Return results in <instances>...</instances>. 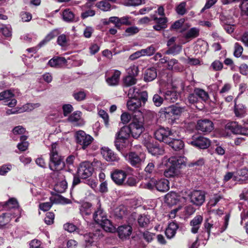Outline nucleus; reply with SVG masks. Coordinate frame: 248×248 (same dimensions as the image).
Returning <instances> with one entry per match:
<instances>
[{
    "instance_id": "47",
    "label": "nucleus",
    "mask_w": 248,
    "mask_h": 248,
    "mask_svg": "<svg viewBox=\"0 0 248 248\" xmlns=\"http://www.w3.org/2000/svg\"><path fill=\"white\" fill-rule=\"evenodd\" d=\"M0 32L5 37L12 36V29L6 25L0 24Z\"/></svg>"
},
{
    "instance_id": "33",
    "label": "nucleus",
    "mask_w": 248,
    "mask_h": 248,
    "mask_svg": "<svg viewBox=\"0 0 248 248\" xmlns=\"http://www.w3.org/2000/svg\"><path fill=\"white\" fill-rule=\"evenodd\" d=\"M58 34V32L56 30H54L50 31L48 34H47L45 38L41 41L38 44V46L40 47L46 45L50 40L56 37Z\"/></svg>"
},
{
    "instance_id": "34",
    "label": "nucleus",
    "mask_w": 248,
    "mask_h": 248,
    "mask_svg": "<svg viewBox=\"0 0 248 248\" xmlns=\"http://www.w3.org/2000/svg\"><path fill=\"white\" fill-rule=\"evenodd\" d=\"M68 187V184L65 179L58 182L55 186L54 190L58 193L64 192Z\"/></svg>"
},
{
    "instance_id": "4",
    "label": "nucleus",
    "mask_w": 248,
    "mask_h": 248,
    "mask_svg": "<svg viewBox=\"0 0 248 248\" xmlns=\"http://www.w3.org/2000/svg\"><path fill=\"white\" fill-rule=\"evenodd\" d=\"M145 187L149 190H153L155 188L158 191L165 192L170 189V182L166 179H156L154 178L145 183Z\"/></svg>"
},
{
    "instance_id": "3",
    "label": "nucleus",
    "mask_w": 248,
    "mask_h": 248,
    "mask_svg": "<svg viewBox=\"0 0 248 248\" xmlns=\"http://www.w3.org/2000/svg\"><path fill=\"white\" fill-rule=\"evenodd\" d=\"M184 111V108L176 105H171L168 107L161 108L159 111L161 117H165L168 123L172 124Z\"/></svg>"
},
{
    "instance_id": "5",
    "label": "nucleus",
    "mask_w": 248,
    "mask_h": 248,
    "mask_svg": "<svg viewBox=\"0 0 248 248\" xmlns=\"http://www.w3.org/2000/svg\"><path fill=\"white\" fill-rule=\"evenodd\" d=\"M154 137L158 141L167 144L174 135L170 128L160 126L154 132Z\"/></svg>"
},
{
    "instance_id": "42",
    "label": "nucleus",
    "mask_w": 248,
    "mask_h": 248,
    "mask_svg": "<svg viewBox=\"0 0 248 248\" xmlns=\"http://www.w3.org/2000/svg\"><path fill=\"white\" fill-rule=\"evenodd\" d=\"M194 90L198 99L200 98L204 101H206L208 100L209 95L207 92L200 88H195Z\"/></svg>"
},
{
    "instance_id": "58",
    "label": "nucleus",
    "mask_w": 248,
    "mask_h": 248,
    "mask_svg": "<svg viewBox=\"0 0 248 248\" xmlns=\"http://www.w3.org/2000/svg\"><path fill=\"white\" fill-rule=\"evenodd\" d=\"M98 114L103 119L105 126L108 127L109 125V117L108 114L105 110L101 109L99 110Z\"/></svg>"
},
{
    "instance_id": "26",
    "label": "nucleus",
    "mask_w": 248,
    "mask_h": 248,
    "mask_svg": "<svg viewBox=\"0 0 248 248\" xmlns=\"http://www.w3.org/2000/svg\"><path fill=\"white\" fill-rule=\"evenodd\" d=\"M157 77V70L154 67L148 68L144 73V80L145 82H151Z\"/></svg>"
},
{
    "instance_id": "19",
    "label": "nucleus",
    "mask_w": 248,
    "mask_h": 248,
    "mask_svg": "<svg viewBox=\"0 0 248 248\" xmlns=\"http://www.w3.org/2000/svg\"><path fill=\"white\" fill-rule=\"evenodd\" d=\"M203 219V218L202 216L197 215L190 220L189 225L191 226L190 231L192 233L196 234L198 232Z\"/></svg>"
},
{
    "instance_id": "9",
    "label": "nucleus",
    "mask_w": 248,
    "mask_h": 248,
    "mask_svg": "<svg viewBox=\"0 0 248 248\" xmlns=\"http://www.w3.org/2000/svg\"><path fill=\"white\" fill-rule=\"evenodd\" d=\"M92 164L89 161L80 163L78 167L77 172L82 179H86L91 176L93 171Z\"/></svg>"
},
{
    "instance_id": "1",
    "label": "nucleus",
    "mask_w": 248,
    "mask_h": 248,
    "mask_svg": "<svg viewBox=\"0 0 248 248\" xmlns=\"http://www.w3.org/2000/svg\"><path fill=\"white\" fill-rule=\"evenodd\" d=\"M49 168L54 171H59L65 168L64 156L60 155L58 150V144L52 143L49 149Z\"/></svg>"
},
{
    "instance_id": "13",
    "label": "nucleus",
    "mask_w": 248,
    "mask_h": 248,
    "mask_svg": "<svg viewBox=\"0 0 248 248\" xmlns=\"http://www.w3.org/2000/svg\"><path fill=\"white\" fill-rule=\"evenodd\" d=\"M185 158L181 156H173L170 157L166 163V166H170L177 171L183 166H186Z\"/></svg>"
},
{
    "instance_id": "39",
    "label": "nucleus",
    "mask_w": 248,
    "mask_h": 248,
    "mask_svg": "<svg viewBox=\"0 0 248 248\" xmlns=\"http://www.w3.org/2000/svg\"><path fill=\"white\" fill-rule=\"evenodd\" d=\"M134 96H136L138 101L145 104L148 99V93L147 91L133 92Z\"/></svg>"
},
{
    "instance_id": "20",
    "label": "nucleus",
    "mask_w": 248,
    "mask_h": 248,
    "mask_svg": "<svg viewBox=\"0 0 248 248\" xmlns=\"http://www.w3.org/2000/svg\"><path fill=\"white\" fill-rule=\"evenodd\" d=\"M174 137H172L167 144L174 151H179L182 150L185 146L184 141L182 140L175 139Z\"/></svg>"
},
{
    "instance_id": "30",
    "label": "nucleus",
    "mask_w": 248,
    "mask_h": 248,
    "mask_svg": "<svg viewBox=\"0 0 248 248\" xmlns=\"http://www.w3.org/2000/svg\"><path fill=\"white\" fill-rule=\"evenodd\" d=\"M96 223L100 225L106 232H112L113 230L114 226L112 222L108 219L107 217L103 218V219H100Z\"/></svg>"
},
{
    "instance_id": "50",
    "label": "nucleus",
    "mask_w": 248,
    "mask_h": 248,
    "mask_svg": "<svg viewBox=\"0 0 248 248\" xmlns=\"http://www.w3.org/2000/svg\"><path fill=\"white\" fill-rule=\"evenodd\" d=\"M164 100V97L157 93L155 94L152 98L154 105L157 107H160L163 104Z\"/></svg>"
},
{
    "instance_id": "21",
    "label": "nucleus",
    "mask_w": 248,
    "mask_h": 248,
    "mask_svg": "<svg viewBox=\"0 0 248 248\" xmlns=\"http://www.w3.org/2000/svg\"><path fill=\"white\" fill-rule=\"evenodd\" d=\"M111 23L115 24V26L120 29L122 25H130L131 23L129 21V17L124 16L119 18L117 16H111Z\"/></svg>"
},
{
    "instance_id": "25",
    "label": "nucleus",
    "mask_w": 248,
    "mask_h": 248,
    "mask_svg": "<svg viewBox=\"0 0 248 248\" xmlns=\"http://www.w3.org/2000/svg\"><path fill=\"white\" fill-rule=\"evenodd\" d=\"M154 20L155 21L156 24L153 26V28L156 31H160L164 30L167 27L168 19L166 17H155Z\"/></svg>"
},
{
    "instance_id": "41",
    "label": "nucleus",
    "mask_w": 248,
    "mask_h": 248,
    "mask_svg": "<svg viewBox=\"0 0 248 248\" xmlns=\"http://www.w3.org/2000/svg\"><path fill=\"white\" fill-rule=\"evenodd\" d=\"M234 112L237 117L242 118L246 114V108L242 104L235 105L234 108Z\"/></svg>"
},
{
    "instance_id": "64",
    "label": "nucleus",
    "mask_w": 248,
    "mask_h": 248,
    "mask_svg": "<svg viewBox=\"0 0 248 248\" xmlns=\"http://www.w3.org/2000/svg\"><path fill=\"white\" fill-rule=\"evenodd\" d=\"M211 67L214 71H221L223 68V65L219 60H216L212 63Z\"/></svg>"
},
{
    "instance_id": "16",
    "label": "nucleus",
    "mask_w": 248,
    "mask_h": 248,
    "mask_svg": "<svg viewBox=\"0 0 248 248\" xmlns=\"http://www.w3.org/2000/svg\"><path fill=\"white\" fill-rule=\"evenodd\" d=\"M132 230V228L130 225L124 224L118 227L117 233L119 238L124 240L129 238Z\"/></svg>"
},
{
    "instance_id": "51",
    "label": "nucleus",
    "mask_w": 248,
    "mask_h": 248,
    "mask_svg": "<svg viewBox=\"0 0 248 248\" xmlns=\"http://www.w3.org/2000/svg\"><path fill=\"white\" fill-rule=\"evenodd\" d=\"M140 51L142 56H150L155 53V49L153 45H151L145 49H141Z\"/></svg>"
},
{
    "instance_id": "17",
    "label": "nucleus",
    "mask_w": 248,
    "mask_h": 248,
    "mask_svg": "<svg viewBox=\"0 0 248 248\" xmlns=\"http://www.w3.org/2000/svg\"><path fill=\"white\" fill-rule=\"evenodd\" d=\"M126 160L133 167H139L141 164L142 160L136 152H130L125 156Z\"/></svg>"
},
{
    "instance_id": "11",
    "label": "nucleus",
    "mask_w": 248,
    "mask_h": 248,
    "mask_svg": "<svg viewBox=\"0 0 248 248\" xmlns=\"http://www.w3.org/2000/svg\"><path fill=\"white\" fill-rule=\"evenodd\" d=\"M225 129L233 134L248 136V127H243L236 122L232 121L228 123L225 126Z\"/></svg>"
},
{
    "instance_id": "60",
    "label": "nucleus",
    "mask_w": 248,
    "mask_h": 248,
    "mask_svg": "<svg viewBox=\"0 0 248 248\" xmlns=\"http://www.w3.org/2000/svg\"><path fill=\"white\" fill-rule=\"evenodd\" d=\"M185 20L183 18H181L175 22H174L170 26V30H176L179 29L183 26Z\"/></svg>"
},
{
    "instance_id": "7",
    "label": "nucleus",
    "mask_w": 248,
    "mask_h": 248,
    "mask_svg": "<svg viewBox=\"0 0 248 248\" xmlns=\"http://www.w3.org/2000/svg\"><path fill=\"white\" fill-rule=\"evenodd\" d=\"M188 143L200 149L208 148L211 145L210 140L203 136L199 135H193L191 139L188 140Z\"/></svg>"
},
{
    "instance_id": "63",
    "label": "nucleus",
    "mask_w": 248,
    "mask_h": 248,
    "mask_svg": "<svg viewBox=\"0 0 248 248\" xmlns=\"http://www.w3.org/2000/svg\"><path fill=\"white\" fill-rule=\"evenodd\" d=\"M243 51V47L238 43H236L234 45V56L237 58L239 57L241 55Z\"/></svg>"
},
{
    "instance_id": "18",
    "label": "nucleus",
    "mask_w": 248,
    "mask_h": 248,
    "mask_svg": "<svg viewBox=\"0 0 248 248\" xmlns=\"http://www.w3.org/2000/svg\"><path fill=\"white\" fill-rule=\"evenodd\" d=\"M156 170L155 168V162L153 161L149 162L144 169L143 173L145 180H150L154 178V175L156 174Z\"/></svg>"
},
{
    "instance_id": "55",
    "label": "nucleus",
    "mask_w": 248,
    "mask_h": 248,
    "mask_svg": "<svg viewBox=\"0 0 248 248\" xmlns=\"http://www.w3.org/2000/svg\"><path fill=\"white\" fill-rule=\"evenodd\" d=\"M73 96L78 101H81L85 99L86 93L83 91H80L73 94Z\"/></svg>"
},
{
    "instance_id": "24",
    "label": "nucleus",
    "mask_w": 248,
    "mask_h": 248,
    "mask_svg": "<svg viewBox=\"0 0 248 248\" xmlns=\"http://www.w3.org/2000/svg\"><path fill=\"white\" fill-rule=\"evenodd\" d=\"M161 93L164 97L165 100L168 102L174 103L176 102L178 99V93L176 91L173 89L167 90L163 92H161Z\"/></svg>"
},
{
    "instance_id": "46",
    "label": "nucleus",
    "mask_w": 248,
    "mask_h": 248,
    "mask_svg": "<svg viewBox=\"0 0 248 248\" xmlns=\"http://www.w3.org/2000/svg\"><path fill=\"white\" fill-rule=\"evenodd\" d=\"M18 206L17 201L14 198H10L8 201L4 203L3 207L5 208H15Z\"/></svg>"
},
{
    "instance_id": "49",
    "label": "nucleus",
    "mask_w": 248,
    "mask_h": 248,
    "mask_svg": "<svg viewBox=\"0 0 248 248\" xmlns=\"http://www.w3.org/2000/svg\"><path fill=\"white\" fill-rule=\"evenodd\" d=\"M136 78L129 75L126 76L123 79L124 84L126 87L133 85L136 83Z\"/></svg>"
},
{
    "instance_id": "32",
    "label": "nucleus",
    "mask_w": 248,
    "mask_h": 248,
    "mask_svg": "<svg viewBox=\"0 0 248 248\" xmlns=\"http://www.w3.org/2000/svg\"><path fill=\"white\" fill-rule=\"evenodd\" d=\"M150 222V217L148 215H140L138 218L139 226L141 228H146Z\"/></svg>"
},
{
    "instance_id": "10",
    "label": "nucleus",
    "mask_w": 248,
    "mask_h": 248,
    "mask_svg": "<svg viewBox=\"0 0 248 248\" xmlns=\"http://www.w3.org/2000/svg\"><path fill=\"white\" fill-rule=\"evenodd\" d=\"M142 143L146 147L148 152L153 155H161L164 154V148L157 142H151L144 140L142 141Z\"/></svg>"
},
{
    "instance_id": "14",
    "label": "nucleus",
    "mask_w": 248,
    "mask_h": 248,
    "mask_svg": "<svg viewBox=\"0 0 248 248\" xmlns=\"http://www.w3.org/2000/svg\"><path fill=\"white\" fill-rule=\"evenodd\" d=\"M110 176L115 184L121 186L124 184L127 177V173L124 170L115 169L111 172Z\"/></svg>"
},
{
    "instance_id": "2",
    "label": "nucleus",
    "mask_w": 248,
    "mask_h": 248,
    "mask_svg": "<svg viewBox=\"0 0 248 248\" xmlns=\"http://www.w3.org/2000/svg\"><path fill=\"white\" fill-rule=\"evenodd\" d=\"M130 131L131 137L135 139L140 138L142 132L144 131V118L141 112L132 116L131 122L128 125Z\"/></svg>"
},
{
    "instance_id": "31",
    "label": "nucleus",
    "mask_w": 248,
    "mask_h": 248,
    "mask_svg": "<svg viewBox=\"0 0 248 248\" xmlns=\"http://www.w3.org/2000/svg\"><path fill=\"white\" fill-rule=\"evenodd\" d=\"M180 195L175 192H170L166 195V198L169 204L175 205L180 201Z\"/></svg>"
},
{
    "instance_id": "35",
    "label": "nucleus",
    "mask_w": 248,
    "mask_h": 248,
    "mask_svg": "<svg viewBox=\"0 0 248 248\" xmlns=\"http://www.w3.org/2000/svg\"><path fill=\"white\" fill-rule=\"evenodd\" d=\"M200 34V31L198 29L193 27L189 30L184 35L186 39H191L198 37Z\"/></svg>"
},
{
    "instance_id": "52",
    "label": "nucleus",
    "mask_w": 248,
    "mask_h": 248,
    "mask_svg": "<svg viewBox=\"0 0 248 248\" xmlns=\"http://www.w3.org/2000/svg\"><path fill=\"white\" fill-rule=\"evenodd\" d=\"M231 179H232L233 181H239V177H238V176H236L234 174V172L230 171L226 172L224 176L223 180L224 182H227Z\"/></svg>"
},
{
    "instance_id": "29",
    "label": "nucleus",
    "mask_w": 248,
    "mask_h": 248,
    "mask_svg": "<svg viewBox=\"0 0 248 248\" xmlns=\"http://www.w3.org/2000/svg\"><path fill=\"white\" fill-rule=\"evenodd\" d=\"M126 105L128 109L131 111H135L141 106L140 102L138 101L134 95L127 101Z\"/></svg>"
},
{
    "instance_id": "45",
    "label": "nucleus",
    "mask_w": 248,
    "mask_h": 248,
    "mask_svg": "<svg viewBox=\"0 0 248 248\" xmlns=\"http://www.w3.org/2000/svg\"><path fill=\"white\" fill-rule=\"evenodd\" d=\"M10 220V214L5 213L0 215V229H2Z\"/></svg>"
},
{
    "instance_id": "54",
    "label": "nucleus",
    "mask_w": 248,
    "mask_h": 248,
    "mask_svg": "<svg viewBox=\"0 0 248 248\" xmlns=\"http://www.w3.org/2000/svg\"><path fill=\"white\" fill-rule=\"evenodd\" d=\"M108 1H99L97 3L96 6L98 8L104 11H107L110 8V4Z\"/></svg>"
},
{
    "instance_id": "15",
    "label": "nucleus",
    "mask_w": 248,
    "mask_h": 248,
    "mask_svg": "<svg viewBox=\"0 0 248 248\" xmlns=\"http://www.w3.org/2000/svg\"><path fill=\"white\" fill-rule=\"evenodd\" d=\"M101 154L108 162H118L120 159L119 155L108 147H102Z\"/></svg>"
},
{
    "instance_id": "28",
    "label": "nucleus",
    "mask_w": 248,
    "mask_h": 248,
    "mask_svg": "<svg viewBox=\"0 0 248 248\" xmlns=\"http://www.w3.org/2000/svg\"><path fill=\"white\" fill-rule=\"evenodd\" d=\"M121 73L118 70H115L112 75L106 78L107 83L110 86L117 85L119 81Z\"/></svg>"
},
{
    "instance_id": "40",
    "label": "nucleus",
    "mask_w": 248,
    "mask_h": 248,
    "mask_svg": "<svg viewBox=\"0 0 248 248\" xmlns=\"http://www.w3.org/2000/svg\"><path fill=\"white\" fill-rule=\"evenodd\" d=\"M236 176L239 177V182L248 180V169L242 168L236 171Z\"/></svg>"
},
{
    "instance_id": "36",
    "label": "nucleus",
    "mask_w": 248,
    "mask_h": 248,
    "mask_svg": "<svg viewBox=\"0 0 248 248\" xmlns=\"http://www.w3.org/2000/svg\"><path fill=\"white\" fill-rule=\"evenodd\" d=\"M83 239L86 246H89L92 245L97 239V235L93 232L87 233L83 235Z\"/></svg>"
},
{
    "instance_id": "48",
    "label": "nucleus",
    "mask_w": 248,
    "mask_h": 248,
    "mask_svg": "<svg viewBox=\"0 0 248 248\" xmlns=\"http://www.w3.org/2000/svg\"><path fill=\"white\" fill-rule=\"evenodd\" d=\"M107 216L105 215V213L100 207L99 208L93 215V218L95 222H97L98 221H99L100 219H103V218H105Z\"/></svg>"
},
{
    "instance_id": "12",
    "label": "nucleus",
    "mask_w": 248,
    "mask_h": 248,
    "mask_svg": "<svg viewBox=\"0 0 248 248\" xmlns=\"http://www.w3.org/2000/svg\"><path fill=\"white\" fill-rule=\"evenodd\" d=\"M196 127L198 130L201 131L204 134H208L214 129V125L211 120L203 119L197 121Z\"/></svg>"
},
{
    "instance_id": "59",
    "label": "nucleus",
    "mask_w": 248,
    "mask_h": 248,
    "mask_svg": "<svg viewBox=\"0 0 248 248\" xmlns=\"http://www.w3.org/2000/svg\"><path fill=\"white\" fill-rule=\"evenodd\" d=\"M167 169L165 170L164 175L166 177H172L174 176L177 173V171L170 166H166Z\"/></svg>"
},
{
    "instance_id": "61",
    "label": "nucleus",
    "mask_w": 248,
    "mask_h": 248,
    "mask_svg": "<svg viewBox=\"0 0 248 248\" xmlns=\"http://www.w3.org/2000/svg\"><path fill=\"white\" fill-rule=\"evenodd\" d=\"M126 142L125 141H123L120 139H118L117 138L115 137V140L114 141V144L116 148L119 152H122L123 150V148L124 147V144H125Z\"/></svg>"
},
{
    "instance_id": "22",
    "label": "nucleus",
    "mask_w": 248,
    "mask_h": 248,
    "mask_svg": "<svg viewBox=\"0 0 248 248\" xmlns=\"http://www.w3.org/2000/svg\"><path fill=\"white\" fill-rule=\"evenodd\" d=\"M131 136L130 131L128 125L123 126L120 130L117 132L115 137L123 141H127L129 138Z\"/></svg>"
},
{
    "instance_id": "53",
    "label": "nucleus",
    "mask_w": 248,
    "mask_h": 248,
    "mask_svg": "<svg viewBox=\"0 0 248 248\" xmlns=\"http://www.w3.org/2000/svg\"><path fill=\"white\" fill-rule=\"evenodd\" d=\"M186 2L183 1L181 2L176 7V11L177 13L179 15L183 16L186 13Z\"/></svg>"
},
{
    "instance_id": "62",
    "label": "nucleus",
    "mask_w": 248,
    "mask_h": 248,
    "mask_svg": "<svg viewBox=\"0 0 248 248\" xmlns=\"http://www.w3.org/2000/svg\"><path fill=\"white\" fill-rule=\"evenodd\" d=\"M64 229L65 230L72 232H77L79 230V229L74 224L71 223H67L63 225Z\"/></svg>"
},
{
    "instance_id": "56",
    "label": "nucleus",
    "mask_w": 248,
    "mask_h": 248,
    "mask_svg": "<svg viewBox=\"0 0 248 248\" xmlns=\"http://www.w3.org/2000/svg\"><path fill=\"white\" fill-rule=\"evenodd\" d=\"M55 215L52 212H48L46 213V217L44 219L45 222L47 225H51L54 223Z\"/></svg>"
},
{
    "instance_id": "57",
    "label": "nucleus",
    "mask_w": 248,
    "mask_h": 248,
    "mask_svg": "<svg viewBox=\"0 0 248 248\" xmlns=\"http://www.w3.org/2000/svg\"><path fill=\"white\" fill-rule=\"evenodd\" d=\"M81 114L80 111H75L68 117V120L71 122H77L80 120Z\"/></svg>"
},
{
    "instance_id": "43",
    "label": "nucleus",
    "mask_w": 248,
    "mask_h": 248,
    "mask_svg": "<svg viewBox=\"0 0 248 248\" xmlns=\"http://www.w3.org/2000/svg\"><path fill=\"white\" fill-rule=\"evenodd\" d=\"M205 163V160L203 158H200L197 160H193L187 164L189 168L194 167L195 169H200Z\"/></svg>"
},
{
    "instance_id": "8",
    "label": "nucleus",
    "mask_w": 248,
    "mask_h": 248,
    "mask_svg": "<svg viewBox=\"0 0 248 248\" xmlns=\"http://www.w3.org/2000/svg\"><path fill=\"white\" fill-rule=\"evenodd\" d=\"M205 195L204 191L194 190L188 194L190 202L197 207H200L205 202Z\"/></svg>"
},
{
    "instance_id": "44",
    "label": "nucleus",
    "mask_w": 248,
    "mask_h": 248,
    "mask_svg": "<svg viewBox=\"0 0 248 248\" xmlns=\"http://www.w3.org/2000/svg\"><path fill=\"white\" fill-rule=\"evenodd\" d=\"M74 14L69 9H65L62 12V18L64 21L70 22L74 20Z\"/></svg>"
},
{
    "instance_id": "23",
    "label": "nucleus",
    "mask_w": 248,
    "mask_h": 248,
    "mask_svg": "<svg viewBox=\"0 0 248 248\" xmlns=\"http://www.w3.org/2000/svg\"><path fill=\"white\" fill-rule=\"evenodd\" d=\"M67 62L64 57L55 56L47 62V65L51 67L60 68Z\"/></svg>"
},
{
    "instance_id": "6",
    "label": "nucleus",
    "mask_w": 248,
    "mask_h": 248,
    "mask_svg": "<svg viewBox=\"0 0 248 248\" xmlns=\"http://www.w3.org/2000/svg\"><path fill=\"white\" fill-rule=\"evenodd\" d=\"M76 141L78 145H80V149L86 150L93 140V137L86 134L83 130H79L76 133Z\"/></svg>"
},
{
    "instance_id": "38",
    "label": "nucleus",
    "mask_w": 248,
    "mask_h": 248,
    "mask_svg": "<svg viewBox=\"0 0 248 248\" xmlns=\"http://www.w3.org/2000/svg\"><path fill=\"white\" fill-rule=\"evenodd\" d=\"M92 204L91 203L85 202L81 205L80 211L83 215L89 216L92 213Z\"/></svg>"
},
{
    "instance_id": "27",
    "label": "nucleus",
    "mask_w": 248,
    "mask_h": 248,
    "mask_svg": "<svg viewBox=\"0 0 248 248\" xmlns=\"http://www.w3.org/2000/svg\"><path fill=\"white\" fill-rule=\"evenodd\" d=\"M179 228L178 224L175 222L169 223L165 231V234L168 238H172L175 234L177 230Z\"/></svg>"
},
{
    "instance_id": "37",
    "label": "nucleus",
    "mask_w": 248,
    "mask_h": 248,
    "mask_svg": "<svg viewBox=\"0 0 248 248\" xmlns=\"http://www.w3.org/2000/svg\"><path fill=\"white\" fill-rule=\"evenodd\" d=\"M182 50V46L180 45L174 44L172 46H169L168 49L165 51V54L176 55L180 53Z\"/></svg>"
}]
</instances>
